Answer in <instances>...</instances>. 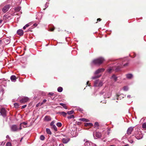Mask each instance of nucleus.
<instances>
[{"instance_id": "28", "label": "nucleus", "mask_w": 146, "mask_h": 146, "mask_svg": "<svg viewBox=\"0 0 146 146\" xmlns=\"http://www.w3.org/2000/svg\"><path fill=\"white\" fill-rule=\"evenodd\" d=\"M73 113L74 111L73 110H71V111H68L67 113L68 115H70Z\"/></svg>"}, {"instance_id": "37", "label": "nucleus", "mask_w": 146, "mask_h": 146, "mask_svg": "<svg viewBox=\"0 0 146 146\" xmlns=\"http://www.w3.org/2000/svg\"><path fill=\"white\" fill-rule=\"evenodd\" d=\"M14 106L15 107H18L19 106L18 104L17 103H15L14 104Z\"/></svg>"}, {"instance_id": "59", "label": "nucleus", "mask_w": 146, "mask_h": 146, "mask_svg": "<svg viewBox=\"0 0 146 146\" xmlns=\"http://www.w3.org/2000/svg\"><path fill=\"white\" fill-rule=\"evenodd\" d=\"M2 22L1 20H0V23H1Z\"/></svg>"}, {"instance_id": "57", "label": "nucleus", "mask_w": 146, "mask_h": 146, "mask_svg": "<svg viewBox=\"0 0 146 146\" xmlns=\"http://www.w3.org/2000/svg\"><path fill=\"white\" fill-rule=\"evenodd\" d=\"M89 81H88L87 82V85H88V83H89Z\"/></svg>"}, {"instance_id": "4", "label": "nucleus", "mask_w": 146, "mask_h": 146, "mask_svg": "<svg viewBox=\"0 0 146 146\" xmlns=\"http://www.w3.org/2000/svg\"><path fill=\"white\" fill-rule=\"evenodd\" d=\"M103 84L102 82L96 80L94 82V86L96 87H101L103 85Z\"/></svg>"}, {"instance_id": "55", "label": "nucleus", "mask_w": 146, "mask_h": 146, "mask_svg": "<svg viewBox=\"0 0 146 146\" xmlns=\"http://www.w3.org/2000/svg\"><path fill=\"white\" fill-rule=\"evenodd\" d=\"M2 42V40L0 39V44H1V43Z\"/></svg>"}, {"instance_id": "40", "label": "nucleus", "mask_w": 146, "mask_h": 146, "mask_svg": "<svg viewBox=\"0 0 146 146\" xmlns=\"http://www.w3.org/2000/svg\"><path fill=\"white\" fill-rule=\"evenodd\" d=\"M95 125L96 126H98V123L97 122H96L95 123Z\"/></svg>"}, {"instance_id": "3", "label": "nucleus", "mask_w": 146, "mask_h": 146, "mask_svg": "<svg viewBox=\"0 0 146 146\" xmlns=\"http://www.w3.org/2000/svg\"><path fill=\"white\" fill-rule=\"evenodd\" d=\"M0 113L3 117H5L6 116V111L5 108H3L0 110Z\"/></svg>"}, {"instance_id": "42", "label": "nucleus", "mask_w": 146, "mask_h": 146, "mask_svg": "<svg viewBox=\"0 0 146 146\" xmlns=\"http://www.w3.org/2000/svg\"><path fill=\"white\" fill-rule=\"evenodd\" d=\"M40 104H41V103H38V104H36V107H38V106H41L40 105Z\"/></svg>"}, {"instance_id": "13", "label": "nucleus", "mask_w": 146, "mask_h": 146, "mask_svg": "<svg viewBox=\"0 0 146 146\" xmlns=\"http://www.w3.org/2000/svg\"><path fill=\"white\" fill-rule=\"evenodd\" d=\"M10 79L11 81L13 82H15L16 81V77L15 75H12L10 78Z\"/></svg>"}, {"instance_id": "48", "label": "nucleus", "mask_w": 146, "mask_h": 146, "mask_svg": "<svg viewBox=\"0 0 146 146\" xmlns=\"http://www.w3.org/2000/svg\"><path fill=\"white\" fill-rule=\"evenodd\" d=\"M101 20V19L100 18L98 19H97V21H100Z\"/></svg>"}, {"instance_id": "5", "label": "nucleus", "mask_w": 146, "mask_h": 146, "mask_svg": "<svg viewBox=\"0 0 146 146\" xmlns=\"http://www.w3.org/2000/svg\"><path fill=\"white\" fill-rule=\"evenodd\" d=\"M10 7V5L8 4L5 5L3 8L2 11L4 13L7 12L9 9Z\"/></svg>"}, {"instance_id": "46", "label": "nucleus", "mask_w": 146, "mask_h": 146, "mask_svg": "<svg viewBox=\"0 0 146 146\" xmlns=\"http://www.w3.org/2000/svg\"><path fill=\"white\" fill-rule=\"evenodd\" d=\"M130 142L131 143H132L133 142V140H130Z\"/></svg>"}, {"instance_id": "52", "label": "nucleus", "mask_w": 146, "mask_h": 146, "mask_svg": "<svg viewBox=\"0 0 146 146\" xmlns=\"http://www.w3.org/2000/svg\"><path fill=\"white\" fill-rule=\"evenodd\" d=\"M92 146H96V145L95 144H93Z\"/></svg>"}, {"instance_id": "26", "label": "nucleus", "mask_w": 146, "mask_h": 146, "mask_svg": "<svg viewBox=\"0 0 146 146\" xmlns=\"http://www.w3.org/2000/svg\"><path fill=\"white\" fill-rule=\"evenodd\" d=\"M135 137L137 139H139L141 138L142 137L141 136H139L138 135H136Z\"/></svg>"}, {"instance_id": "53", "label": "nucleus", "mask_w": 146, "mask_h": 146, "mask_svg": "<svg viewBox=\"0 0 146 146\" xmlns=\"http://www.w3.org/2000/svg\"><path fill=\"white\" fill-rule=\"evenodd\" d=\"M104 92H103V91H102V92H100V94H103V93Z\"/></svg>"}, {"instance_id": "7", "label": "nucleus", "mask_w": 146, "mask_h": 146, "mask_svg": "<svg viewBox=\"0 0 146 146\" xmlns=\"http://www.w3.org/2000/svg\"><path fill=\"white\" fill-rule=\"evenodd\" d=\"M133 127H129L127 129V133L128 135H129L133 131Z\"/></svg>"}, {"instance_id": "44", "label": "nucleus", "mask_w": 146, "mask_h": 146, "mask_svg": "<svg viewBox=\"0 0 146 146\" xmlns=\"http://www.w3.org/2000/svg\"><path fill=\"white\" fill-rule=\"evenodd\" d=\"M86 124H89L88 125L90 126H92L93 125V124L90 123H87Z\"/></svg>"}, {"instance_id": "15", "label": "nucleus", "mask_w": 146, "mask_h": 146, "mask_svg": "<svg viewBox=\"0 0 146 146\" xmlns=\"http://www.w3.org/2000/svg\"><path fill=\"white\" fill-rule=\"evenodd\" d=\"M44 119L46 121H49L51 120V118L49 116H46L44 117Z\"/></svg>"}, {"instance_id": "41", "label": "nucleus", "mask_w": 146, "mask_h": 146, "mask_svg": "<svg viewBox=\"0 0 146 146\" xmlns=\"http://www.w3.org/2000/svg\"><path fill=\"white\" fill-rule=\"evenodd\" d=\"M26 106H27V105H23V106H22L21 108L22 109H24V108H25L26 107Z\"/></svg>"}, {"instance_id": "20", "label": "nucleus", "mask_w": 146, "mask_h": 146, "mask_svg": "<svg viewBox=\"0 0 146 146\" xmlns=\"http://www.w3.org/2000/svg\"><path fill=\"white\" fill-rule=\"evenodd\" d=\"M59 104L62 106L63 107V108L65 109H68V108L66 106L65 104L62 103H60Z\"/></svg>"}, {"instance_id": "29", "label": "nucleus", "mask_w": 146, "mask_h": 146, "mask_svg": "<svg viewBox=\"0 0 146 146\" xmlns=\"http://www.w3.org/2000/svg\"><path fill=\"white\" fill-rule=\"evenodd\" d=\"M74 118V116L73 115H71L68 117V119H70L71 118Z\"/></svg>"}, {"instance_id": "14", "label": "nucleus", "mask_w": 146, "mask_h": 146, "mask_svg": "<svg viewBox=\"0 0 146 146\" xmlns=\"http://www.w3.org/2000/svg\"><path fill=\"white\" fill-rule=\"evenodd\" d=\"M58 113L59 114L62 115L64 117H65L66 116V115L67 114L64 111L59 112Z\"/></svg>"}, {"instance_id": "60", "label": "nucleus", "mask_w": 146, "mask_h": 146, "mask_svg": "<svg viewBox=\"0 0 146 146\" xmlns=\"http://www.w3.org/2000/svg\"><path fill=\"white\" fill-rule=\"evenodd\" d=\"M23 138L22 137V138H21V140H20V141H22V139H23Z\"/></svg>"}, {"instance_id": "31", "label": "nucleus", "mask_w": 146, "mask_h": 146, "mask_svg": "<svg viewBox=\"0 0 146 146\" xmlns=\"http://www.w3.org/2000/svg\"><path fill=\"white\" fill-rule=\"evenodd\" d=\"M123 89L124 91H127L128 90V88L127 86H124L123 88Z\"/></svg>"}, {"instance_id": "47", "label": "nucleus", "mask_w": 146, "mask_h": 146, "mask_svg": "<svg viewBox=\"0 0 146 146\" xmlns=\"http://www.w3.org/2000/svg\"><path fill=\"white\" fill-rule=\"evenodd\" d=\"M33 25L35 27H36L37 26V24L36 23H35L33 24Z\"/></svg>"}, {"instance_id": "58", "label": "nucleus", "mask_w": 146, "mask_h": 146, "mask_svg": "<svg viewBox=\"0 0 146 146\" xmlns=\"http://www.w3.org/2000/svg\"><path fill=\"white\" fill-rule=\"evenodd\" d=\"M89 125V124H86H86H85V125H86V126L89 125Z\"/></svg>"}, {"instance_id": "39", "label": "nucleus", "mask_w": 146, "mask_h": 146, "mask_svg": "<svg viewBox=\"0 0 146 146\" xmlns=\"http://www.w3.org/2000/svg\"><path fill=\"white\" fill-rule=\"evenodd\" d=\"M54 27L53 28H50V29L49 30L50 31H52L54 30Z\"/></svg>"}, {"instance_id": "12", "label": "nucleus", "mask_w": 146, "mask_h": 146, "mask_svg": "<svg viewBox=\"0 0 146 146\" xmlns=\"http://www.w3.org/2000/svg\"><path fill=\"white\" fill-rule=\"evenodd\" d=\"M17 33L18 35L20 36H21L23 35V30L21 29H19L17 31Z\"/></svg>"}, {"instance_id": "18", "label": "nucleus", "mask_w": 146, "mask_h": 146, "mask_svg": "<svg viewBox=\"0 0 146 146\" xmlns=\"http://www.w3.org/2000/svg\"><path fill=\"white\" fill-rule=\"evenodd\" d=\"M126 76L127 78L129 79H131L133 77V75L130 74H126Z\"/></svg>"}, {"instance_id": "51", "label": "nucleus", "mask_w": 146, "mask_h": 146, "mask_svg": "<svg viewBox=\"0 0 146 146\" xmlns=\"http://www.w3.org/2000/svg\"><path fill=\"white\" fill-rule=\"evenodd\" d=\"M119 96V95H117V100H118V97Z\"/></svg>"}, {"instance_id": "1", "label": "nucleus", "mask_w": 146, "mask_h": 146, "mask_svg": "<svg viewBox=\"0 0 146 146\" xmlns=\"http://www.w3.org/2000/svg\"><path fill=\"white\" fill-rule=\"evenodd\" d=\"M104 60V59L103 58L100 57L93 60L92 62L94 64L100 65L103 62Z\"/></svg>"}, {"instance_id": "9", "label": "nucleus", "mask_w": 146, "mask_h": 146, "mask_svg": "<svg viewBox=\"0 0 146 146\" xmlns=\"http://www.w3.org/2000/svg\"><path fill=\"white\" fill-rule=\"evenodd\" d=\"M70 140V139L69 138H63L62 140V142L64 144L67 143Z\"/></svg>"}, {"instance_id": "2", "label": "nucleus", "mask_w": 146, "mask_h": 146, "mask_svg": "<svg viewBox=\"0 0 146 146\" xmlns=\"http://www.w3.org/2000/svg\"><path fill=\"white\" fill-rule=\"evenodd\" d=\"M11 130L13 131H17L20 130L19 127V128L16 125H12L11 127Z\"/></svg>"}, {"instance_id": "54", "label": "nucleus", "mask_w": 146, "mask_h": 146, "mask_svg": "<svg viewBox=\"0 0 146 146\" xmlns=\"http://www.w3.org/2000/svg\"><path fill=\"white\" fill-rule=\"evenodd\" d=\"M6 138H9V135H7V136H6Z\"/></svg>"}, {"instance_id": "10", "label": "nucleus", "mask_w": 146, "mask_h": 146, "mask_svg": "<svg viewBox=\"0 0 146 146\" xmlns=\"http://www.w3.org/2000/svg\"><path fill=\"white\" fill-rule=\"evenodd\" d=\"M93 144L90 141H86L84 143V145L85 146H92Z\"/></svg>"}, {"instance_id": "27", "label": "nucleus", "mask_w": 146, "mask_h": 146, "mask_svg": "<svg viewBox=\"0 0 146 146\" xmlns=\"http://www.w3.org/2000/svg\"><path fill=\"white\" fill-rule=\"evenodd\" d=\"M56 125L58 127H60L62 126V124L61 123L58 122L57 123Z\"/></svg>"}, {"instance_id": "43", "label": "nucleus", "mask_w": 146, "mask_h": 146, "mask_svg": "<svg viewBox=\"0 0 146 146\" xmlns=\"http://www.w3.org/2000/svg\"><path fill=\"white\" fill-rule=\"evenodd\" d=\"M111 70H112V69L111 68H109L108 69V71L109 72H110L111 71Z\"/></svg>"}, {"instance_id": "23", "label": "nucleus", "mask_w": 146, "mask_h": 146, "mask_svg": "<svg viewBox=\"0 0 146 146\" xmlns=\"http://www.w3.org/2000/svg\"><path fill=\"white\" fill-rule=\"evenodd\" d=\"M62 90H63L62 88L60 87H58L57 89V91L59 92H62Z\"/></svg>"}, {"instance_id": "22", "label": "nucleus", "mask_w": 146, "mask_h": 146, "mask_svg": "<svg viewBox=\"0 0 146 146\" xmlns=\"http://www.w3.org/2000/svg\"><path fill=\"white\" fill-rule=\"evenodd\" d=\"M111 78L113 79L115 81H116L117 80V77L115 75H113L111 77Z\"/></svg>"}, {"instance_id": "56", "label": "nucleus", "mask_w": 146, "mask_h": 146, "mask_svg": "<svg viewBox=\"0 0 146 146\" xmlns=\"http://www.w3.org/2000/svg\"><path fill=\"white\" fill-rule=\"evenodd\" d=\"M122 146H129V145H128L127 144L125 145Z\"/></svg>"}, {"instance_id": "38", "label": "nucleus", "mask_w": 146, "mask_h": 146, "mask_svg": "<svg viewBox=\"0 0 146 146\" xmlns=\"http://www.w3.org/2000/svg\"><path fill=\"white\" fill-rule=\"evenodd\" d=\"M54 94V93L52 92H49V93H48V95H51V96H53Z\"/></svg>"}, {"instance_id": "17", "label": "nucleus", "mask_w": 146, "mask_h": 146, "mask_svg": "<svg viewBox=\"0 0 146 146\" xmlns=\"http://www.w3.org/2000/svg\"><path fill=\"white\" fill-rule=\"evenodd\" d=\"M51 127L52 129H54L55 131H57V127L55 125H53Z\"/></svg>"}, {"instance_id": "11", "label": "nucleus", "mask_w": 146, "mask_h": 146, "mask_svg": "<svg viewBox=\"0 0 146 146\" xmlns=\"http://www.w3.org/2000/svg\"><path fill=\"white\" fill-rule=\"evenodd\" d=\"M104 68H102L99 69L95 71V74H99L101 72L104 71Z\"/></svg>"}, {"instance_id": "45", "label": "nucleus", "mask_w": 146, "mask_h": 146, "mask_svg": "<svg viewBox=\"0 0 146 146\" xmlns=\"http://www.w3.org/2000/svg\"><path fill=\"white\" fill-rule=\"evenodd\" d=\"M128 64V63H126L125 64H123V66H127V65Z\"/></svg>"}, {"instance_id": "33", "label": "nucleus", "mask_w": 146, "mask_h": 146, "mask_svg": "<svg viewBox=\"0 0 146 146\" xmlns=\"http://www.w3.org/2000/svg\"><path fill=\"white\" fill-rule=\"evenodd\" d=\"M6 146H11V144L10 142H7L6 144Z\"/></svg>"}, {"instance_id": "24", "label": "nucleus", "mask_w": 146, "mask_h": 146, "mask_svg": "<svg viewBox=\"0 0 146 146\" xmlns=\"http://www.w3.org/2000/svg\"><path fill=\"white\" fill-rule=\"evenodd\" d=\"M40 139L41 140L43 141L45 139V137L43 135H41L40 137Z\"/></svg>"}, {"instance_id": "49", "label": "nucleus", "mask_w": 146, "mask_h": 146, "mask_svg": "<svg viewBox=\"0 0 146 146\" xmlns=\"http://www.w3.org/2000/svg\"><path fill=\"white\" fill-rule=\"evenodd\" d=\"M127 98H131V96L130 95H128L127 96Z\"/></svg>"}, {"instance_id": "36", "label": "nucleus", "mask_w": 146, "mask_h": 146, "mask_svg": "<svg viewBox=\"0 0 146 146\" xmlns=\"http://www.w3.org/2000/svg\"><path fill=\"white\" fill-rule=\"evenodd\" d=\"M55 123V121H52L50 123V125L51 126L52 125H54V124Z\"/></svg>"}, {"instance_id": "21", "label": "nucleus", "mask_w": 146, "mask_h": 146, "mask_svg": "<svg viewBox=\"0 0 146 146\" xmlns=\"http://www.w3.org/2000/svg\"><path fill=\"white\" fill-rule=\"evenodd\" d=\"M46 131L48 134L51 135L52 134V133L50 129L48 128H46Z\"/></svg>"}, {"instance_id": "19", "label": "nucleus", "mask_w": 146, "mask_h": 146, "mask_svg": "<svg viewBox=\"0 0 146 146\" xmlns=\"http://www.w3.org/2000/svg\"><path fill=\"white\" fill-rule=\"evenodd\" d=\"M96 136L98 138H100L101 137V134L100 133L96 132Z\"/></svg>"}, {"instance_id": "61", "label": "nucleus", "mask_w": 146, "mask_h": 146, "mask_svg": "<svg viewBox=\"0 0 146 146\" xmlns=\"http://www.w3.org/2000/svg\"><path fill=\"white\" fill-rule=\"evenodd\" d=\"M110 146H115L113 145H111Z\"/></svg>"}, {"instance_id": "16", "label": "nucleus", "mask_w": 146, "mask_h": 146, "mask_svg": "<svg viewBox=\"0 0 146 146\" xmlns=\"http://www.w3.org/2000/svg\"><path fill=\"white\" fill-rule=\"evenodd\" d=\"M79 120L82 121L84 122H89V120L88 119H86L85 118H81L79 119Z\"/></svg>"}, {"instance_id": "35", "label": "nucleus", "mask_w": 146, "mask_h": 146, "mask_svg": "<svg viewBox=\"0 0 146 146\" xmlns=\"http://www.w3.org/2000/svg\"><path fill=\"white\" fill-rule=\"evenodd\" d=\"M100 77V76H94L92 77V79H96V78H99Z\"/></svg>"}, {"instance_id": "6", "label": "nucleus", "mask_w": 146, "mask_h": 146, "mask_svg": "<svg viewBox=\"0 0 146 146\" xmlns=\"http://www.w3.org/2000/svg\"><path fill=\"white\" fill-rule=\"evenodd\" d=\"M29 98L27 97H24L20 100V102L21 103L26 102L29 101Z\"/></svg>"}, {"instance_id": "30", "label": "nucleus", "mask_w": 146, "mask_h": 146, "mask_svg": "<svg viewBox=\"0 0 146 146\" xmlns=\"http://www.w3.org/2000/svg\"><path fill=\"white\" fill-rule=\"evenodd\" d=\"M29 24H26L25 26L23 27V29H25L27 27L29 26Z\"/></svg>"}, {"instance_id": "25", "label": "nucleus", "mask_w": 146, "mask_h": 146, "mask_svg": "<svg viewBox=\"0 0 146 146\" xmlns=\"http://www.w3.org/2000/svg\"><path fill=\"white\" fill-rule=\"evenodd\" d=\"M21 9V8L20 7H17L15 8V10L17 12L19 11Z\"/></svg>"}, {"instance_id": "50", "label": "nucleus", "mask_w": 146, "mask_h": 146, "mask_svg": "<svg viewBox=\"0 0 146 146\" xmlns=\"http://www.w3.org/2000/svg\"><path fill=\"white\" fill-rule=\"evenodd\" d=\"M59 146H64V145L62 144H60L59 145Z\"/></svg>"}, {"instance_id": "8", "label": "nucleus", "mask_w": 146, "mask_h": 146, "mask_svg": "<svg viewBox=\"0 0 146 146\" xmlns=\"http://www.w3.org/2000/svg\"><path fill=\"white\" fill-rule=\"evenodd\" d=\"M27 123H26L25 122H23L20 123L19 127L20 130H21L22 129V127H27Z\"/></svg>"}, {"instance_id": "32", "label": "nucleus", "mask_w": 146, "mask_h": 146, "mask_svg": "<svg viewBox=\"0 0 146 146\" xmlns=\"http://www.w3.org/2000/svg\"><path fill=\"white\" fill-rule=\"evenodd\" d=\"M142 128H146V123H144L142 125Z\"/></svg>"}, {"instance_id": "34", "label": "nucleus", "mask_w": 146, "mask_h": 146, "mask_svg": "<svg viewBox=\"0 0 146 146\" xmlns=\"http://www.w3.org/2000/svg\"><path fill=\"white\" fill-rule=\"evenodd\" d=\"M46 99L44 100L41 103V104L40 105L41 106L43 104L46 102Z\"/></svg>"}]
</instances>
